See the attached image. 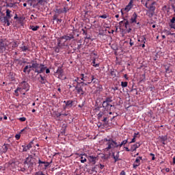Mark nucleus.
I'll return each mask as SVG.
<instances>
[{
  "label": "nucleus",
  "instance_id": "54",
  "mask_svg": "<svg viewBox=\"0 0 175 175\" xmlns=\"http://www.w3.org/2000/svg\"><path fill=\"white\" fill-rule=\"evenodd\" d=\"M45 69H46V74L50 73V69H49V68H45Z\"/></svg>",
  "mask_w": 175,
  "mask_h": 175
},
{
  "label": "nucleus",
  "instance_id": "35",
  "mask_svg": "<svg viewBox=\"0 0 175 175\" xmlns=\"http://www.w3.org/2000/svg\"><path fill=\"white\" fill-rule=\"evenodd\" d=\"M138 166H140V163H136V161L134 162L133 167L134 169H137Z\"/></svg>",
  "mask_w": 175,
  "mask_h": 175
},
{
  "label": "nucleus",
  "instance_id": "20",
  "mask_svg": "<svg viewBox=\"0 0 175 175\" xmlns=\"http://www.w3.org/2000/svg\"><path fill=\"white\" fill-rule=\"evenodd\" d=\"M62 39H65V40L68 41V40H72V39H75V37L72 35L70 36H63L62 37Z\"/></svg>",
  "mask_w": 175,
  "mask_h": 175
},
{
  "label": "nucleus",
  "instance_id": "58",
  "mask_svg": "<svg viewBox=\"0 0 175 175\" xmlns=\"http://www.w3.org/2000/svg\"><path fill=\"white\" fill-rule=\"evenodd\" d=\"M140 46L142 47V49H144V47H146V43L141 44Z\"/></svg>",
  "mask_w": 175,
  "mask_h": 175
},
{
  "label": "nucleus",
  "instance_id": "10",
  "mask_svg": "<svg viewBox=\"0 0 175 175\" xmlns=\"http://www.w3.org/2000/svg\"><path fill=\"white\" fill-rule=\"evenodd\" d=\"M23 152H27V151H28V150H31V148H32V143L30 142L27 145H23Z\"/></svg>",
  "mask_w": 175,
  "mask_h": 175
},
{
  "label": "nucleus",
  "instance_id": "11",
  "mask_svg": "<svg viewBox=\"0 0 175 175\" xmlns=\"http://www.w3.org/2000/svg\"><path fill=\"white\" fill-rule=\"evenodd\" d=\"M75 90L77 92V94H80V95H84V90H83V88L80 86V85H77L75 87Z\"/></svg>",
  "mask_w": 175,
  "mask_h": 175
},
{
  "label": "nucleus",
  "instance_id": "50",
  "mask_svg": "<svg viewBox=\"0 0 175 175\" xmlns=\"http://www.w3.org/2000/svg\"><path fill=\"white\" fill-rule=\"evenodd\" d=\"M166 73H170V70H169V68H165Z\"/></svg>",
  "mask_w": 175,
  "mask_h": 175
},
{
  "label": "nucleus",
  "instance_id": "28",
  "mask_svg": "<svg viewBox=\"0 0 175 175\" xmlns=\"http://www.w3.org/2000/svg\"><path fill=\"white\" fill-rule=\"evenodd\" d=\"M138 42H141V43H146V37L142 36L139 40Z\"/></svg>",
  "mask_w": 175,
  "mask_h": 175
},
{
  "label": "nucleus",
  "instance_id": "14",
  "mask_svg": "<svg viewBox=\"0 0 175 175\" xmlns=\"http://www.w3.org/2000/svg\"><path fill=\"white\" fill-rule=\"evenodd\" d=\"M137 14H136V12H134L131 18V22L132 23V24H133L134 23H135V24L137 23Z\"/></svg>",
  "mask_w": 175,
  "mask_h": 175
},
{
  "label": "nucleus",
  "instance_id": "31",
  "mask_svg": "<svg viewBox=\"0 0 175 175\" xmlns=\"http://www.w3.org/2000/svg\"><path fill=\"white\" fill-rule=\"evenodd\" d=\"M121 86L122 87V88H125L128 87V82L122 81L121 82Z\"/></svg>",
  "mask_w": 175,
  "mask_h": 175
},
{
  "label": "nucleus",
  "instance_id": "45",
  "mask_svg": "<svg viewBox=\"0 0 175 175\" xmlns=\"http://www.w3.org/2000/svg\"><path fill=\"white\" fill-rule=\"evenodd\" d=\"M136 142V138L133 137L132 139H131V142H129V144H131V143H135Z\"/></svg>",
  "mask_w": 175,
  "mask_h": 175
},
{
  "label": "nucleus",
  "instance_id": "43",
  "mask_svg": "<svg viewBox=\"0 0 175 175\" xmlns=\"http://www.w3.org/2000/svg\"><path fill=\"white\" fill-rule=\"evenodd\" d=\"M111 76H113V77H116V71H111Z\"/></svg>",
  "mask_w": 175,
  "mask_h": 175
},
{
  "label": "nucleus",
  "instance_id": "38",
  "mask_svg": "<svg viewBox=\"0 0 175 175\" xmlns=\"http://www.w3.org/2000/svg\"><path fill=\"white\" fill-rule=\"evenodd\" d=\"M19 121H21V122H24L25 121L27 120V118L25 117L20 118Z\"/></svg>",
  "mask_w": 175,
  "mask_h": 175
},
{
  "label": "nucleus",
  "instance_id": "51",
  "mask_svg": "<svg viewBox=\"0 0 175 175\" xmlns=\"http://www.w3.org/2000/svg\"><path fill=\"white\" fill-rule=\"evenodd\" d=\"M124 149H125L126 151H127L128 152H129V151H131V149H129V148H128V147H124Z\"/></svg>",
  "mask_w": 175,
  "mask_h": 175
},
{
  "label": "nucleus",
  "instance_id": "26",
  "mask_svg": "<svg viewBox=\"0 0 175 175\" xmlns=\"http://www.w3.org/2000/svg\"><path fill=\"white\" fill-rule=\"evenodd\" d=\"M21 51H29V47L27 46H21Z\"/></svg>",
  "mask_w": 175,
  "mask_h": 175
},
{
  "label": "nucleus",
  "instance_id": "56",
  "mask_svg": "<svg viewBox=\"0 0 175 175\" xmlns=\"http://www.w3.org/2000/svg\"><path fill=\"white\" fill-rule=\"evenodd\" d=\"M124 79H126V80H129V79L126 74L124 75Z\"/></svg>",
  "mask_w": 175,
  "mask_h": 175
},
{
  "label": "nucleus",
  "instance_id": "55",
  "mask_svg": "<svg viewBox=\"0 0 175 175\" xmlns=\"http://www.w3.org/2000/svg\"><path fill=\"white\" fill-rule=\"evenodd\" d=\"M56 53H59V48L57 47L55 50Z\"/></svg>",
  "mask_w": 175,
  "mask_h": 175
},
{
  "label": "nucleus",
  "instance_id": "57",
  "mask_svg": "<svg viewBox=\"0 0 175 175\" xmlns=\"http://www.w3.org/2000/svg\"><path fill=\"white\" fill-rule=\"evenodd\" d=\"M61 116H62V114L60 113L56 114V116L57 117V118L61 117Z\"/></svg>",
  "mask_w": 175,
  "mask_h": 175
},
{
  "label": "nucleus",
  "instance_id": "7",
  "mask_svg": "<svg viewBox=\"0 0 175 175\" xmlns=\"http://www.w3.org/2000/svg\"><path fill=\"white\" fill-rule=\"evenodd\" d=\"M25 163H27L29 166H33V165H35V158H33V156L29 155V157L26 158Z\"/></svg>",
  "mask_w": 175,
  "mask_h": 175
},
{
  "label": "nucleus",
  "instance_id": "47",
  "mask_svg": "<svg viewBox=\"0 0 175 175\" xmlns=\"http://www.w3.org/2000/svg\"><path fill=\"white\" fill-rule=\"evenodd\" d=\"M137 135H139V132L134 133V135H133L134 139H136V137H137Z\"/></svg>",
  "mask_w": 175,
  "mask_h": 175
},
{
  "label": "nucleus",
  "instance_id": "36",
  "mask_svg": "<svg viewBox=\"0 0 175 175\" xmlns=\"http://www.w3.org/2000/svg\"><path fill=\"white\" fill-rule=\"evenodd\" d=\"M170 28H173L174 29H175V22L170 23Z\"/></svg>",
  "mask_w": 175,
  "mask_h": 175
},
{
  "label": "nucleus",
  "instance_id": "30",
  "mask_svg": "<svg viewBox=\"0 0 175 175\" xmlns=\"http://www.w3.org/2000/svg\"><path fill=\"white\" fill-rule=\"evenodd\" d=\"M126 143H128V139H124L123 140L120 144V148H121V147L122 146H125V144H126Z\"/></svg>",
  "mask_w": 175,
  "mask_h": 175
},
{
  "label": "nucleus",
  "instance_id": "44",
  "mask_svg": "<svg viewBox=\"0 0 175 175\" xmlns=\"http://www.w3.org/2000/svg\"><path fill=\"white\" fill-rule=\"evenodd\" d=\"M100 18H107V15L103 14L99 16Z\"/></svg>",
  "mask_w": 175,
  "mask_h": 175
},
{
  "label": "nucleus",
  "instance_id": "22",
  "mask_svg": "<svg viewBox=\"0 0 175 175\" xmlns=\"http://www.w3.org/2000/svg\"><path fill=\"white\" fill-rule=\"evenodd\" d=\"M81 163H84L87 162V154H81Z\"/></svg>",
  "mask_w": 175,
  "mask_h": 175
},
{
  "label": "nucleus",
  "instance_id": "59",
  "mask_svg": "<svg viewBox=\"0 0 175 175\" xmlns=\"http://www.w3.org/2000/svg\"><path fill=\"white\" fill-rule=\"evenodd\" d=\"M130 46L132 47L133 46V42H132V39H130Z\"/></svg>",
  "mask_w": 175,
  "mask_h": 175
},
{
  "label": "nucleus",
  "instance_id": "60",
  "mask_svg": "<svg viewBox=\"0 0 175 175\" xmlns=\"http://www.w3.org/2000/svg\"><path fill=\"white\" fill-rule=\"evenodd\" d=\"M165 172H167V173H169L170 172V168H166Z\"/></svg>",
  "mask_w": 175,
  "mask_h": 175
},
{
  "label": "nucleus",
  "instance_id": "33",
  "mask_svg": "<svg viewBox=\"0 0 175 175\" xmlns=\"http://www.w3.org/2000/svg\"><path fill=\"white\" fill-rule=\"evenodd\" d=\"M96 59H94L92 61V64H93V66H94V68H99V64H96Z\"/></svg>",
  "mask_w": 175,
  "mask_h": 175
},
{
  "label": "nucleus",
  "instance_id": "2",
  "mask_svg": "<svg viewBox=\"0 0 175 175\" xmlns=\"http://www.w3.org/2000/svg\"><path fill=\"white\" fill-rule=\"evenodd\" d=\"M81 80H82L81 84L89 85V84H91L95 80V77L90 75L88 71H87L85 74L81 75Z\"/></svg>",
  "mask_w": 175,
  "mask_h": 175
},
{
  "label": "nucleus",
  "instance_id": "8",
  "mask_svg": "<svg viewBox=\"0 0 175 175\" xmlns=\"http://www.w3.org/2000/svg\"><path fill=\"white\" fill-rule=\"evenodd\" d=\"M133 8V0H130V2L129 3V4L124 8L121 10L122 14H124V12H122V10H124V12H126V13H128V12H130L131 9H132Z\"/></svg>",
  "mask_w": 175,
  "mask_h": 175
},
{
  "label": "nucleus",
  "instance_id": "6",
  "mask_svg": "<svg viewBox=\"0 0 175 175\" xmlns=\"http://www.w3.org/2000/svg\"><path fill=\"white\" fill-rule=\"evenodd\" d=\"M6 47H9L8 40H5L0 42V53L2 54L4 51H6Z\"/></svg>",
  "mask_w": 175,
  "mask_h": 175
},
{
  "label": "nucleus",
  "instance_id": "12",
  "mask_svg": "<svg viewBox=\"0 0 175 175\" xmlns=\"http://www.w3.org/2000/svg\"><path fill=\"white\" fill-rule=\"evenodd\" d=\"M98 160V157H94V156H89L88 157V161L91 163H93V165H95L96 163V161Z\"/></svg>",
  "mask_w": 175,
  "mask_h": 175
},
{
  "label": "nucleus",
  "instance_id": "19",
  "mask_svg": "<svg viewBox=\"0 0 175 175\" xmlns=\"http://www.w3.org/2000/svg\"><path fill=\"white\" fill-rule=\"evenodd\" d=\"M56 73L59 75V77H62V76H64V70H62V68L59 67L57 70Z\"/></svg>",
  "mask_w": 175,
  "mask_h": 175
},
{
  "label": "nucleus",
  "instance_id": "18",
  "mask_svg": "<svg viewBox=\"0 0 175 175\" xmlns=\"http://www.w3.org/2000/svg\"><path fill=\"white\" fill-rule=\"evenodd\" d=\"M112 157L114 159L115 163L117 162V161H120V152H118L116 154L113 153Z\"/></svg>",
  "mask_w": 175,
  "mask_h": 175
},
{
  "label": "nucleus",
  "instance_id": "52",
  "mask_svg": "<svg viewBox=\"0 0 175 175\" xmlns=\"http://www.w3.org/2000/svg\"><path fill=\"white\" fill-rule=\"evenodd\" d=\"M100 169H101V170L103 169V167H105V165H102V164H100V166H99Z\"/></svg>",
  "mask_w": 175,
  "mask_h": 175
},
{
  "label": "nucleus",
  "instance_id": "3",
  "mask_svg": "<svg viewBox=\"0 0 175 175\" xmlns=\"http://www.w3.org/2000/svg\"><path fill=\"white\" fill-rule=\"evenodd\" d=\"M105 142H107V147H106L105 148V151H109V150H111V148H120V144L117 143L116 141L109 139H105Z\"/></svg>",
  "mask_w": 175,
  "mask_h": 175
},
{
  "label": "nucleus",
  "instance_id": "62",
  "mask_svg": "<svg viewBox=\"0 0 175 175\" xmlns=\"http://www.w3.org/2000/svg\"><path fill=\"white\" fill-rule=\"evenodd\" d=\"M29 69H32V64L29 66Z\"/></svg>",
  "mask_w": 175,
  "mask_h": 175
},
{
  "label": "nucleus",
  "instance_id": "63",
  "mask_svg": "<svg viewBox=\"0 0 175 175\" xmlns=\"http://www.w3.org/2000/svg\"><path fill=\"white\" fill-rule=\"evenodd\" d=\"M173 163L175 164V157L173 158Z\"/></svg>",
  "mask_w": 175,
  "mask_h": 175
},
{
  "label": "nucleus",
  "instance_id": "39",
  "mask_svg": "<svg viewBox=\"0 0 175 175\" xmlns=\"http://www.w3.org/2000/svg\"><path fill=\"white\" fill-rule=\"evenodd\" d=\"M128 27H129V21H126L124 23V27L127 29Z\"/></svg>",
  "mask_w": 175,
  "mask_h": 175
},
{
  "label": "nucleus",
  "instance_id": "32",
  "mask_svg": "<svg viewBox=\"0 0 175 175\" xmlns=\"http://www.w3.org/2000/svg\"><path fill=\"white\" fill-rule=\"evenodd\" d=\"M38 29L39 26H30V29H31L32 31H38Z\"/></svg>",
  "mask_w": 175,
  "mask_h": 175
},
{
  "label": "nucleus",
  "instance_id": "21",
  "mask_svg": "<svg viewBox=\"0 0 175 175\" xmlns=\"http://www.w3.org/2000/svg\"><path fill=\"white\" fill-rule=\"evenodd\" d=\"M6 16L5 18H12V17H13V15H12L10 13H12V11L9 9L6 10Z\"/></svg>",
  "mask_w": 175,
  "mask_h": 175
},
{
  "label": "nucleus",
  "instance_id": "23",
  "mask_svg": "<svg viewBox=\"0 0 175 175\" xmlns=\"http://www.w3.org/2000/svg\"><path fill=\"white\" fill-rule=\"evenodd\" d=\"M40 83L41 84H46L47 83V79H46V77H42V75H40Z\"/></svg>",
  "mask_w": 175,
  "mask_h": 175
},
{
  "label": "nucleus",
  "instance_id": "24",
  "mask_svg": "<svg viewBox=\"0 0 175 175\" xmlns=\"http://www.w3.org/2000/svg\"><path fill=\"white\" fill-rule=\"evenodd\" d=\"M62 12H63V13H64V14H66V13H68V12H69V7H68V4H66V5L64 6V8H63V9H62Z\"/></svg>",
  "mask_w": 175,
  "mask_h": 175
},
{
  "label": "nucleus",
  "instance_id": "53",
  "mask_svg": "<svg viewBox=\"0 0 175 175\" xmlns=\"http://www.w3.org/2000/svg\"><path fill=\"white\" fill-rule=\"evenodd\" d=\"M103 121V122H107V117L104 118Z\"/></svg>",
  "mask_w": 175,
  "mask_h": 175
},
{
  "label": "nucleus",
  "instance_id": "49",
  "mask_svg": "<svg viewBox=\"0 0 175 175\" xmlns=\"http://www.w3.org/2000/svg\"><path fill=\"white\" fill-rule=\"evenodd\" d=\"M120 175H126L125 171L122 170V171L120 172Z\"/></svg>",
  "mask_w": 175,
  "mask_h": 175
},
{
  "label": "nucleus",
  "instance_id": "41",
  "mask_svg": "<svg viewBox=\"0 0 175 175\" xmlns=\"http://www.w3.org/2000/svg\"><path fill=\"white\" fill-rule=\"evenodd\" d=\"M20 137H21V135L20 134H16L15 135V138L16 139V140H20Z\"/></svg>",
  "mask_w": 175,
  "mask_h": 175
},
{
  "label": "nucleus",
  "instance_id": "13",
  "mask_svg": "<svg viewBox=\"0 0 175 175\" xmlns=\"http://www.w3.org/2000/svg\"><path fill=\"white\" fill-rule=\"evenodd\" d=\"M140 147V143H136L135 144H133L131 146V152H133L134 151H136L137 148Z\"/></svg>",
  "mask_w": 175,
  "mask_h": 175
},
{
  "label": "nucleus",
  "instance_id": "1",
  "mask_svg": "<svg viewBox=\"0 0 175 175\" xmlns=\"http://www.w3.org/2000/svg\"><path fill=\"white\" fill-rule=\"evenodd\" d=\"M32 70H34L35 73H38V75L40 73H43L44 70L46 69V66L43 64H39L37 61L31 60V62Z\"/></svg>",
  "mask_w": 175,
  "mask_h": 175
},
{
  "label": "nucleus",
  "instance_id": "46",
  "mask_svg": "<svg viewBox=\"0 0 175 175\" xmlns=\"http://www.w3.org/2000/svg\"><path fill=\"white\" fill-rule=\"evenodd\" d=\"M167 35H171L172 36H173L175 35L174 33H172L171 31H167Z\"/></svg>",
  "mask_w": 175,
  "mask_h": 175
},
{
  "label": "nucleus",
  "instance_id": "27",
  "mask_svg": "<svg viewBox=\"0 0 175 175\" xmlns=\"http://www.w3.org/2000/svg\"><path fill=\"white\" fill-rule=\"evenodd\" d=\"M55 13H57V14H62L64 12L62 11V8H56L55 10Z\"/></svg>",
  "mask_w": 175,
  "mask_h": 175
},
{
  "label": "nucleus",
  "instance_id": "48",
  "mask_svg": "<svg viewBox=\"0 0 175 175\" xmlns=\"http://www.w3.org/2000/svg\"><path fill=\"white\" fill-rule=\"evenodd\" d=\"M170 23H175V17H173L171 20Z\"/></svg>",
  "mask_w": 175,
  "mask_h": 175
},
{
  "label": "nucleus",
  "instance_id": "25",
  "mask_svg": "<svg viewBox=\"0 0 175 175\" xmlns=\"http://www.w3.org/2000/svg\"><path fill=\"white\" fill-rule=\"evenodd\" d=\"M24 73H30L31 69H29V66H25L23 69Z\"/></svg>",
  "mask_w": 175,
  "mask_h": 175
},
{
  "label": "nucleus",
  "instance_id": "4",
  "mask_svg": "<svg viewBox=\"0 0 175 175\" xmlns=\"http://www.w3.org/2000/svg\"><path fill=\"white\" fill-rule=\"evenodd\" d=\"M111 102H113V100H111L110 97L107 98L105 100L103 101V107H104L105 110L109 111L113 107V105L110 104Z\"/></svg>",
  "mask_w": 175,
  "mask_h": 175
},
{
  "label": "nucleus",
  "instance_id": "15",
  "mask_svg": "<svg viewBox=\"0 0 175 175\" xmlns=\"http://www.w3.org/2000/svg\"><path fill=\"white\" fill-rule=\"evenodd\" d=\"M72 106H73V100H67V103L64 107V110H66L68 107H72Z\"/></svg>",
  "mask_w": 175,
  "mask_h": 175
},
{
  "label": "nucleus",
  "instance_id": "34",
  "mask_svg": "<svg viewBox=\"0 0 175 175\" xmlns=\"http://www.w3.org/2000/svg\"><path fill=\"white\" fill-rule=\"evenodd\" d=\"M18 91L19 92H21V94H23V92L21 91V88H17V89L14 90L15 94H16V96H18Z\"/></svg>",
  "mask_w": 175,
  "mask_h": 175
},
{
  "label": "nucleus",
  "instance_id": "61",
  "mask_svg": "<svg viewBox=\"0 0 175 175\" xmlns=\"http://www.w3.org/2000/svg\"><path fill=\"white\" fill-rule=\"evenodd\" d=\"M152 161H155V155H154V156H152Z\"/></svg>",
  "mask_w": 175,
  "mask_h": 175
},
{
  "label": "nucleus",
  "instance_id": "64",
  "mask_svg": "<svg viewBox=\"0 0 175 175\" xmlns=\"http://www.w3.org/2000/svg\"><path fill=\"white\" fill-rule=\"evenodd\" d=\"M62 116H68V113H62Z\"/></svg>",
  "mask_w": 175,
  "mask_h": 175
},
{
  "label": "nucleus",
  "instance_id": "37",
  "mask_svg": "<svg viewBox=\"0 0 175 175\" xmlns=\"http://www.w3.org/2000/svg\"><path fill=\"white\" fill-rule=\"evenodd\" d=\"M75 81H76V83H77V85H79V84H81V82H82V81H80L79 78L75 79Z\"/></svg>",
  "mask_w": 175,
  "mask_h": 175
},
{
  "label": "nucleus",
  "instance_id": "40",
  "mask_svg": "<svg viewBox=\"0 0 175 175\" xmlns=\"http://www.w3.org/2000/svg\"><path fill=\"white\" fill-rule=\"evenodd\" d=\"M103 116V112H100L98 114V120H100V118H102Z\"/></svg>",
  "mask_w": 175,
  "mask_h": 175
},
{
  "label": "nucleus",
  "instance_id": "9",
  "mask_svg": "<svg viewBox=\"0 0 175 175\" xmlns=\"http://www.w3.org/2000/svg\"><path fill=\"white\" fill-rule=\"evenodd\" d=\"M149 4H150V0H148L145 3V7L147 9H149V10H150L151 12H154L155 10V6H154V5H155V2H152L151 4L150 5Z\"/></svg>",
  "mask_w": 175,
  "mask_h": 175
},
{
  "label": "nucleus",
  "instance_id": "29",
  "mask_svg": "<svg viewBox=\"0 0 175 175\" xmlns=\"http://www.w3.org/2000/svg\"><path fill=\"white\" fill-rule=\"evenodd\" d=\"M142 159H143V157H137L135 161V163H139L140 164V161H142Z\"/></svg>",
  "mask_w": 175,
  "mask_h": 175
},
{
  "label": "nucleus",
  "instance_id": "16",
  "mask_svg": "<svg viewBox=\"0 0 175 175\" xmlns=\"http://www.w3.org/2000/svg\"><path fill=\"white\" fill-rule=\"evenodd\" d=\"M38 163H39V166H40V165L42 164L44 165V169H47V167L50 166V163L46 162V161H42L40 159L38 160Z\"/></svg>",
  "mask_w": 175,
  "mask_h": 175
},
{
  "label": "nucleus",
  "instance_id": "17",
  "mask_svg": "<svg viewBox=\"0 0 175 175\" xmlns=\"http://www.w3.org/2000/svg\"><path fill=\"white\" fill-rule=\"evenodd\" d=\"M10 44L12 47L8 46V49H16V47H18V42L17 41H13L10 42Z\"/></svg>",
  "mask_w": 175,
  "mask_h": 175
},
{
  "label": "nucleus",
  "instance_id": "42",
  "mask_svg": "<svg viewBox=\"0 0 175 175\" xmlns=\"http://www.w3.org/2000/svg\"><path fill=\"white\" fill-rule=\"evenodd\" d=\"M35 175H44V174H43V172L39 171L36 172Z\"/></svg>",
  "mask_w": 175,
  "mask_h": 175
},
{
  "label": "nucleus",
  "instance_id": "5",
  "mask_svg": "<svg viewBox=\"0 0 175 175\" xmlns=\"http://www.w3.org/2000/svg\"><path fill=\"white\" fill-rule=\"evenodd\" d=\"M19 88H21V91L23 92V90H25L26 92L29 91V84L25 81L19 83Z\"/></svg>",
  "mask_w": 175,
  "mask_h": 175
}]
</instances>
